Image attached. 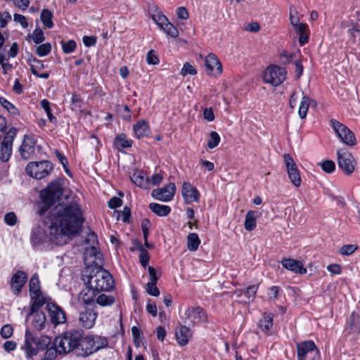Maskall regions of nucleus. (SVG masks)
<instances>
[{"label": "nucleus", "mask_w": 360, "mask_h": 360, "mask_svg": "<svg viewBox=\"0 0 360 360\" xmlns=\"http://www.w3.org/2000/svg\"><path fill=\"white\" fill-rule=\"evenodd\" d=\"M83 221L78 204L56 205L44 222L32 229V243L34 246L47 242L58 245L66 244L72 236L78 233Z\"/></svg>", "instance_id": "obj_1"}, {"label": "nucleus", "mask_w": 360, "mask_h": 360, "mask_svg": "<svg viewBox=\"0 0 360 360\" xmlns=\"http://www.w3.org/2000/svg\"><path fill=\"white\" fill-rule=\"evenodd\" d=\"M51 338L47 335H35L30 330L25 333V340L20 349L27 359H32L39 352L44 351L51 344Z\"/></svg>", "instance_id": "obj_2"}, {"label": "nucleus", "mask_w": 360, "mask_h": 360, "mask_svg": "<svg viewBox=\"0 0 360 360\" xmlns=\"http://www.w3.org/2000/svg\"><path fill=\"white\" fill-rule=\"evenodd\" d=\"M63 180L58 179L51 182L46 188L41 191V198L44 202L48 205H53L56 202H58V205H69L75 202H72L69 204H65L64 202H60L63 199H68L69 192L65 191L63 188ZM76 204H77L76 202Z\"/></svg>", "instance_id": "obj_3"}, {"label": "nucleus", "mask_w": 360, "mask_h": 360, "mask_svg": "<svg viewBox=\"0 0 360 360\" xmlns=\"http://www.w3.org/2000/svg\"><path fill=\"white\" fill-rule=\"evenodd\" d=\"M82 334L77 330H69L54 339V345L58 347L59 354H67L82 345Z\"/></svg>", "instance_id": "obj_4"}, {"label": "nucleus", "mask_w": 360, "mask_h": 360, "mask_svg": "<svg viewBox=\"0 0 360 360\" xmlns=\"http://www.w3.org/2000/svg\"><path fill=\"white\" fill-rule=\"evenodd\" d=\"M88 283L97 292L110 290L114 285L112 276L103 269H97L94 275L90 276Z\"/></svg>", "instance_id": "obj_5"}, {"label": "nucleus", "mask_w": 360, "mask_h": 360, "mask_svg": "<svg viewBox=\"0 0 360 360\" xmlns=\"http://www.w3.org/2000/svg\"><path fill=\"white\" fill-rule=\"evenodd\" d=\"M108 345V339L102 336L87 335L82 340V349L86 356L107 347Z\"/></svg>", "instance_id": "obj_6"}, {"label": "nucleus", "mask_w": 360, "mask_h": 360, "mask_svg": "<svg viewBox=\"0 0 360 360\" xmlns=\"http://www.w3.org/2000/svg\"><path fill=\"white\" fill-rule=\"evenodd\" d=\"M297 360H319L320 352L311 340L302 342L297 345Z\"/></svg>", "instance_id": "obj_7"}, {"label": "nucleus", "mask_w": 360, "mask_h": 360, "mask_svg": "<svg viewBox=\"0 0 360 360\" xmlns=\"http://www.w3.org/2000/svg\"><path fill=\"white\" fill-rule=\"evenodd\" d=\"M5 134L0 145V160L6 162L9 160L13 151V143L17 134V129L11 127Z\"/></svg>", "instance_id": "obj_8"}, {"label": "nucleus", "mask_w": 360, "mask_h": 360, "mask_svg": "<svg viewBox=\"0 0 360 360\" xmlns=\"http://www.w3.org/2000/svg\"><path fill=\"white\" fill-rule=\"evenodd\" d=\"M53 169L52 164L47 160L30 162L26 167L27 174L34 179H41Z\"/></svg>", "instance_id": "obj_9"}, {"label": "nucleus", "mask_w": 360, "mask_h": 360, "mask_svg": "<svg viewBox=\"0 0 360 360\" xmlns=\"http://www.w3.org/2000/svg\"><path fill=\"white\" fill-rule=\"evenodd\" d=\"M286 78V71L284 68L276 65L268 67L264 72L263 79L265 83L271 84L274 86H278Z\"/></svg>", "instance_id": "obj_10"}, {"label": "nucleus", "mask_w": 360, "mask_h": 360, "mask_svg": "<svg viewBox=\"0 0 360 360\" xmlns=\"http://www.w3.org/2000/svg\"><path fill=\"white\" fill-rule=\"evenodd\" d=\"M338 165L341 170L347 175L353 173L356 167V160L351 153L345 148L337 151Z\"/></svg>", "instance_id": "obj_11"}, {"label": "nucleus", "mask_w": 360, "mask_h": 360, "mask_svg": "<svg viewBox=\"0 0 360 360\" xmlns=\"http://www.w3.org/2000/svg\"><path fill=\"white\" fill-rule=\"evenodd\" d=\"M330 123L342 142L349 146L356 145L355 135L347 127L334 119L330 120Z\"/></svg>", "instance_id": "obj_12"}, {"label": "nucleus", "mask_w": 360, "mask_h": 360, "mask_svg": "<svg viewBox=\"0 0 360 360\" xmlns=\"http://www.w3.org/2000/svg\"><path fill=\"white\" fill-rule=\"evenodd\" d=\"M283 159L287 169L288 175L291 183L295 187H300L302 183V179L295 162L289 154H285L283 155Z\"/></svg>", "instance_id": "obj_13"}, {"label": "nucleus", "mask_w": 360, "mask_h": 360, "mask_svg": "<svg viewBox=\"0 0 360 360\" xmlns=\"http://www.w3.org/2000/svg\"><path fill=\"white\" fill-rule=\"evenodd\" d=\"M46 309L49 312L51 323L55 326L65 323L66 314L60 306L52 302H48L46 305Z\"/></svg>", "instance_id": "obj_14"}, {"label": "nucleus", "mask_w": 360, "mask_h": 360, "mask_svg": "<svg viewBox=\"0 0 360 360\" xmlns=\"http://www.w3.org/2000/svg\"><path fill=\"white\" fill-rule=\"evenodd\" d=\"M176 186L174 183H169L164 188L154 189L151 195L156 200L168 202L170 201L174 196Z\"/></svg>", "instance_id": "obj_15"}, {"label": "nucleus", "mask_w": 360, "mask_h": 360, "mask_svg": "<svg viewBox=\"0 0 360 360\" xmlns=\"http://www.w3.org/2000/svg\"><path fill=\"white\" fill-rule=\"evenodd\" d=\"M35 141L32 136L25 135L22 143L19 148L21 157L25 160L31 158L35 152Z\"/></svg>", "instance_id": "obj_16"}, {"label": "nucleus", "mask_w": 360, "mask_h": 360, "mask_svg": "<svg viewBox=\"0 0 360 360\" xmlns=\"http://www.w3.org/2000/svg\"><path fill=\"white\" fill-rule=\"evenodd\" d=\"M97 312L93 309H85L79 312V325L86 329L92 328L96 323Z\"/></svg>", "instance_id": "obj_17"}, {"label": "nucleus", "mask_w": 360, "mask_h": 360, "mask_svg": "<svg viewBox=\"0 0 360 360\" xmlns=\"http://www.w3.org/2000/svg\"><path fill=\"white\" fill-rule=\"evenodd\" d=\"M206 71L208 75H219L222 72V65L218 58L210 53L205 58Z\"/></svg>", "instance_id": "obj_18"}, {"label": "nucleus", "mask_w": 360, "mask_h": 360, "mask_svg": "<svg viewBox=\"0 0 360 360\" xmlns=\"http://www.w3.org/2000/svg\"><path fill=\"white\" fill-rule=\"evenodd\" d=\"M181 194L186 204L198 202L200 200L198 191L188 182H184L183 184Z\"/></svg>", "instance_id": "obj_19"}, {"label": "nucleus", "mask_w": 360, "mask_h": 360, "mask_svg": "<svg viewBox=\"0 0 360 360\" xmlns=\"http://www.w3.org/2000/svg\"><path fill=\"white\" fill-rule=\"evenodd\" d=\"M27 279V276L25 272L18 270L13 276H12L10 282L11 288L13 292L15 295H18L23 287V285L26 283Z\"/></svg>", "instance_id": "obj_20"}, {"label": "nucleus", "mask_w": 360, "mask_h": 360, "mask_svg": "<svg viewBox=\"0 0 360 360\" xmlns=\"http://www.w3.org/2000/svg\"><path fill=\"white\" fill-rule=\"evenodd\" d=\"M97 293V291L88 284L86 288L80 291L78 295V300L84 305H91L95 302V297Z\"/></svg>", "instance_id": "obj_21"}, {"label": "nucleus", "mask_w": 360, "mask_h": 360, "mask_svg": "<svg viewBox=\"0 0 360 360\" xmlns=\"http://www.w3.org/2000/svg\"><path fill=\"white\" fill-rule=\"evenodd\" d=\"M28 319L35 330L40 331L45 328L46 318L42 311L30 312Z\"/></svg>", "instance_id": "obj_22"}, {"label": "nucleus", "mask_w": 360, "mask_h": 360, "mask_svg": "<svg viewBox=\"0 0 360 360\" xmlns=\"http://www.w3.org/2000/svg\"><path fill=\"white\" fill-rule=\"evenodd\" d=\"M281 264L284 268L295 274H304L307 269L304 267L301 262L293 259H283Z\"/></svg>", "instance_id": "obj_23"}, {"label": "nucleus", "mask_w": 360, "mask_h": 360, "mask_svg": "<svg viewBox=\"0 0 360 360\" xmlns=\"http://www.w3.org/2000/svg\"><path fill=\"white\" fill-rule=\"evenodd\" d=\"M175 335L177 342L181 346L186 345L192 337L190 328L181 325L176 328Z\"/></svg>", "instance_id": "obj_24"}, {"label": "nucleus", "mask_w": 360, "mask_h": 360, "mask_svg": "<svg viewBox=\"0 0 360 360\" xmlns=\"http://www.w3.org/2000/svg\"><path fill=\"white\" fill-rule=\"evenodd\" d=\"M186 317L191 319L193 322H204L206 320V315L202 308L197 307H188L185 312Z\"/></svg>", "instance_id": "obj_25"}, {"label": "nucleus", "mask_w": 360, "mask_h": 360, "mask_svg": "<svg viewBox=\"0 0 360 360\" xmlns=\"http://www.w3.org/2000/svg\"><path fill=\"white\" fill-rule=\"evenodd\" d=\"M130 179L134 184L142 188H147L150 184L148 178L146 176L144 172L141 170H135L132 175L130 176Z\"/></svg>", "instance_id": "obj_26"}, {"label": "nucleus", "mask_w": 360, "mask_h": 360, "mask_svg": "<svg viewBox=\"0 0 360 360\" xmlns=\"http://www.w3.org/2000/svg\"><path fill=\"white\" fill-rule=\"evenodd\" d=\"M134 136L137 139H141L148 136L150 134V130L148 123L144 120H141L138 121L133 127Z\"/></svg>", "instance_id": "obj_27"}, {"label": "nucleus", "mask_w": 360, "mask_h": 360, "mask_svg": "<svg viewBox=\"0 0 360 360\" xmlns=\"http://www.w3.org/2000/svg\"><path fill=\"white\" fill-rule=\"evenodd\" d=\"M84 259L86 262L89 261V263L98 264L97 260L101 259V254L97 250V248L94 246V245H91L90 248H87L84 254Z\"/></svg>", "instance_id": "obj_28"}, {"label": "nucleus", "mask_w": 360, "mask_h": 360, "mask_svg": "<svg viewBox=\"0 0 360 360\" xmlns=\"http://www.w3.org/2000/svg\"><path fill=\"white\" fill-rule=\"evenodd\" d=\"M311 103H314V105H316V103L314 100L307 95L303 94L298 110V115L301 119H304L306 117Z\"/></svg>", "instance_id": "obj_29"}, {"label": "nucleus", "mask_w": 360, "mask_h": 360, "mask_svg": "<svg viewBox=\"0 0 360 360\" xmlns=\"http://www.w3.org/2000/svg\"><path fill=\"white\" fill-rule=\"evenodd\" d=\"M150 210L159 217H165L171 212V207L168 205H160L156 202L149 204Z\"/></svg>", "instance_id": "obj_30"}, {"label": "nucleus", "mask_w": 360, "mask_h": 360, "mask_svg": "<svg viewBox=\"0 0 360 360\" xmlns=\"http://www.w3.org/2000/svg\"><path fill=\"white\" fill-rule=\"evenodd\" d=\"M259 326L263 332H268L273 326V314L271 313L264 314Z\"/></svg>", "instance_id": "obj_31"}, {"label": "nucleus", "mask_w": 360, "mask_h": 360, "mask_svg": "<svg viewBox=\"0 0 360 360\" xmlns=\"http://www.w3.org/2000/svg\"><path fill=\"white\" fill-rule=\"evenodd\" d=\"M200 243V240L195 233H189L187 236V248L190 251H196Z\"/></svg>", "instance_id": "obj_32"}, {"label": "nucleus", "mask_w": 360, "mask_h": 360, "mask_svg": "<svg viewBox=\"0 0 360 360\" xmlns=\"http://www.w3.org/2000/svg\"><path fill=\"white\" fill-rule=\"evenodd\" d=\"M245 229L247 231H251L256 227V216L253 211H248L245 216Z\"/></svg>", "instance_id": "obj_33"}, {"label": "nucleus", "mask_w": 360, "mask_h": 360, "mask_svg": "<svg viewBox=\"0 0 360 360\" xmlns=\"http://www.w3.org/2000/svg\"><path fill=\"white\" fill-rule=\"evenodd\" d=\"M30 296L33 300L30 307V312L39 311V309L44 304V300L41 293L34 294Z\"/></svg>", "instance_id": "obj_34"}, {"label": "nucleus", "mask_w": 360, "mask_h": 360, "mask_svg": "<svg viewBox=\"0 0 360 360\" xmlns=\"http://www.w3.org/2000/svg\"><path fill=\"white\" fill-rule=\"evenodd\" d=\"M132 145V141L127 139L125 134L118 135L115 139V146L117 149L130 148Z\"/></svg>", "instance_id": "obj_35"}, {"label": "nucleus", "mask_w": 360, "mask_h": 360, "mask_svg": "<svg viewBox=\"0 0 360 360\" xmlns=\"http://www.w3.org/2000/svg\"><path fill=\"white\" fill-rule=\"evenodd\" d=\"M349 330L351 332L359 334L360 333V316L352 313L349 321Z\"/></svg>", "instance_id": "obj_36"}, {"label": "nucleus", "mask_w": 360, "mask_h": 360, "mask_svg": "<svg viewBox=\"0 0 360 360\" xmlns=\"http://www.w3.org/2000/svg\"><path fill=\"white\" fill-rule=\"evenodd\" d=\"M52 18L53 14L50 11L47 9L42 10L40 15V19L45 27L52 28L53 27Z\"/></svg>", "instance_id": "obj_37"}, {"label": "nucleus", "mask_w": 360, "mask_h": 360, "mask_svg": "<svg viewBox=\"0 0 360 360\" xmlns=\"http://www.w3.org/2000/svg\"><path fill=\"white\" fill-rule=\"evenodd\" d=\"M28 63L30 65V70L34 75H38L39 71L45 68V65L43 62L37 58L30 59Z\"/></svg>", "instance_id": "obj_38"}, {"label": "nucleus", "mask_w": 360, "mask_h": 360, "mask_svg": "<svg viewBox=\"0 0 360 360\" xmlns=\"http://www.w3.org/2000/svg\"><path fill=\"white\" fill-rule=\"evenodd\" d=\"M40 282L37 274H34L30 281V294H40Z\"/></svg>", "instance_id": "obj_39"}, {"label": "nucleus", "mask_w": 360, "mask_h": 360, "mask_svg": "<svg viewBox=\"0 0 360 360\" xmlns=\"http://www.w3.org/2000/svg\"><path fill=\"white\" fill-rule=\"evenodd\" d=\"M96 302L102 307H107L113 304L115 302V299L112 295L101 294L97 297Z\"/></svg>", "instance_id": "obj_40"}, {"label": "nucleus", "mask_w": 360, "mask_h": 360, "mask_svg": "<svg viewBox=\"0 0 360 360\" xmlns=\"http://www.w3.org/2000/svg\"><path fill=\"white\" fill-rule=\"evenodd\" d=\"M258 289V286L256 285H252L248 287L245 290L238 291V296H240L242 293L245 295L248 302L252 301L256 295L257 291Z\"/></svg>", "instance_id": "obj_41"}, {"label": "nucleus", "mask_w": 360, "mask_h": 360, "mask_svg": "<svg viewBox=\"0 0 360 360\" xmlns=\"http://www.w3.org/2000/svg\"><path fill=\"white\" fill-rule=\"evenodd\" d=\"M45 350L46 352L42 358L44 360H56L57 355L59 354L58 348L55 347L54 345L51 347H47Z\"/></svg>", "instance_id": "obj_42"}, {"label": "nucleus", "mask_w": 360, "mask_h": 360, "mask_svg": "<svg viewBox=\"0 0 360 360\" xmlns=\"http://www.w3.org/2000/svg\"><path fill=\"white\" fill-rule=\"evenodd\" d=\"M160 29L162 30L167 35L176 38L179 35V31L177 28L168 20L165 23V25L160 27Z\"/></svg>", "instance_id": "obj_43"}, {"label": "nucleus", "mask_w": 360, "mask_h": 360, "mask_svg": "<svg viewBox=\"0 0 360 360\" xmlns=\"http://www.w3.org/2000/svg\"><path fill=\"white\" fill-rule=\"evenodd\" d=\"M152 19L155 21V22L158 25L160 28L162 25H165L167 21L168 20L167 17L162 14L158 8H155L153 13L151 14Z\"/></svg>", "instance_id": "obj_44"}, {"label": "nucleus", "mask_w": 360, "mask_h": 360, "mask_svg": "<svg viewBox=\"0 0 360 360\" xmlns=\"http://www.w3.org/2000/svg\"><path fill=\"white\" fill-rule=\"evenodd\" d=\"M0 103L1 105L6 108L9 113H11L12 115H19V110L18 109L11 103H10L8 100L6 98L1 97L0 98Z\"/></svg>", "instance_id": "obj_45"}, {"label": "nucleus", "mask_w": 360, "mask_h": 360, "mask_svg": "<svg viewBox=\"0 0 360 360\" xmlns=\"http://www.w3.org/2000/svg\"><path fill=\"white\" fill-rule=\"evenodd\" d=\"M220 140V136L217 132L214 131H211L210 134L209 139L207 141V147L210 149L214 148L219 145Z\"/></svg>", "instance_id": "obj_46"}, {"label": "nucleus", "mask_w": 360, "mask_h": 360, "mask_svg": "<svg viewBox=\"0 0 360 360\" xmlns=\"http://www.w3.org/2000/svg\"><path fill=\"white\" fill-rule=\"evenodd\" d=\"M51 44L45 43V44L38 46L36 48V53L39 56L43 57V56L48 55L51 52Z\"/></svg>", "instance_id": "obj_47"}, {"label": "nucleus", "mask_w": 360, "mask_h": 360, "mask_svg": "<svg viewBox=\"0 0 360 360\" xmlns=\"http://www.w3.org/2000/svg\"><path fill=\"white\" fill-rule=\"evenodd\" d=\"M40 105L41 108L45 110L50 122H56V118L51 113L49 102L46 99H43L42 101H41Z\"/></svg>", "instance_id": "obj_48"}, {"label": "nucleus", "mask_w": 360, "mask_h": 360, "mask_svg": "<svg viewBox=\"0 0 360 360\" xmlns=\"http://www.w3.org/2000/svg\"><path fill=\"white\" fill-rule=\"evenodd\" d=\"M139 261L141 264L146 268L149 262V255L148 251L143 248H140Z\"/></svg>", "instance_id": "obj_49"}, {"label": "nucleus", "mask_w": 360, "mask_h": 360, "mask_svg": "<svg viewBox=\"0 0 360 360\" xmlns=\"http://www.w3.org/2000/svg\"><path fill=\"white\" fill-rule=\"evenodd\" d=\"M0 334L3 338L8 339L13 335V328L10 324H6L1 328Z\"/></svg>", "instance_id": "obj_50"}, {"label": "nucleus", "mask_w": 360, "mask_h": 360, "mask_svg": "<svg viewBox=\"0 0 360 360\" xmlns=\"http://www.w3.org/2000/svg\"><path fill=\"white\" fill-rule=\"evenodd\" d=\"M82 100L77 94H73L71 98V109L74 111L79 110L82 108Z\"/></svg>", "instance_id": "obj_51"}, {"label": "nucleus", "mask_w": 360, "mask_h": 360, "mask_svg": "<svg viewBox=\"0 0 360 360\" xmlns=\"http://www.w3.org/2000/svg\"><path fill=\"white\" fill-rule=\"evenodd\" d=\"M32 40L35 44H40L44 40L43 31L40 28H36L32 35Z\"/></svg>", "instance_id": "obj_52"}, {"label": "nucleus", "mask_w": 360, "mask_h": 360, "mask_svg": "<svg viewBox=\"0 0 360 360\" xmlns=\"http://www.w3.org/2000/svg\"><path fill=\"white\" fill-rule=\"evenodd\" d=\"M76 42L74 40H69L67 42L62 41L63 51L65 53H72L76 48Z\"/></svg>", "instance_id": "obj_53"}, {"label": "nucleus", "mask_w": 360, "mask_h": 360, "mask_svg": "<svg viewBox=\"0 0 360 360\" xmlns=\"http://www.w3.org/2000/svg\"><path fill=\"white\" fill-rule=\"evenodd\" d=\"M197 73L196 70L189 63L186 62L184 63L181 70V75L185 77L188 74L195 75Z\"/></svg>", "instance_id": "obj_54"}, {"label": "nucleus", "mask_w": 360, "mask_h": 360, "mask_svg": "<svg viewBox=\"0 0 360 360\" xmlns=\"http://www.w3.org/2000/svg\"><path fill=\"white\" fill-rule=\"evenodd\" d=\"M320 165L322 169L327 173H331L335 169V162L332 160H325Z\"/></svg>", "instance_id": "obj_55"}, {"label": "nucleus", "mask_w": 360, "mask_h": 360, "mask_svg": "<svg viewBox=\"0 0 360 360\" xmlns=\"http://www.w3.org/2000/svg\"><path fill=\"white\" fill-rule=\"evenodd\" d=\"M4 221L7 225L11 226L15 225L17 222V217L15 214L13 212L6 214L4 216Z\"/></svg>", "instance_id": "obj_56"}, {"label": "nucleus", "mask_w": 360, "mask_h": 360, "mask_svg": "<svg viewBox=\"0 0 360 360\" xmlns=\"http://www.w3.org/2000/svg\"><path fill=\"white\" fill-rule=\"evenodd\" d=\"M146 61L149 65H157L160 62L158 57L155 54L153 50H150L148 52L146 56Z\"/></svg>", "instance_id": "obj_57"}, {"label": "nucleus", "mask_w": 360, "mask_h": 360, "mask_svg": "<svg viewBox=\"0 0 360 360\" xmlns=\"http://www.w3.org/2000/svg\"><path fill=\"white\" fill-rule=\"evenodd\" d=\"M356 249L357 246L355 245H345L341 248L340 252L342 255H349L352 254Z\"/></svg>", "instance_id": "obj_58"}, {"label": "nucleus", "mask_w": 360, "mask_h": 360, "mask_svg": "<svg viewBox=\"0 0 360 360\" xmlns=\"http://www.w3.org/2000/svg\"><path fill=\"white\" fill-rule=\"evenodd\" d=\"M349 35L351 39H352L353 42L355 43L357 40L360 41V30L357 26H354L352 28L348 30Z\"/></svg>", "instance_id": "obj_59"}, {"label": "nucleus", "mask_w": 360, "mask_h": 360, "mask_svg": "<svg viewBox=\"0 0 360 360\" xmlns=\"http://www.w3.org/2000/svg\"><path fill=\"white\" fill-rule=\"evenodd\" d=\"M290 20L292 26L300 23L298 13L294 7H290Z\"/></svg>", "instance_id": "obj_60"}, {"label": "nucleus", "mask_w": 360, "mask_h": 360, "mask_svg": "<svg viewBox=\"0 0 360 360\" xmlns=\"http://www.w3.org/2000/svg\"><path fill=\"white\" fill-rule=\"evenodd\" d=\"M13 19L15 22L20 23L23 28H27L28 27V23L25 16L15 13L13 15Z\"/></svg>", "instance_id": "obj_61"}, {"label": "nucleus", "mask_w": 360, "mask_h": 360, "mask_svg": "<svg viewBox=\"0 0 360 360\" xmlns=\"http://www.w3.org/2000/svg\"><path fill=\"white\" fill-rule=\"evenodd\" d=\"M146 292L152 296H158L160 295L159 289L156 283H147Z\"/></svg>", "instance_id": "obj_62"}, {"label": "nucleus", "mask_w": 360, "mask_h": 360, "mask_svg": "<svg viewBox=\"0 0 360 360\" xmlns=\"http://www.w3.org/2000/svg\"><path fill=\"white\" fill-rule=\"evenodd\" d=\"M11 20V15L8 12H4L0 14V27H5L8 21Z\"/></svg>", "instance_id": "obj_63"}, {"label": "nucleus", "mask_w": 360, "mask_h": 360, "mask_svg": "<svg viewBox=\"0 0 360 360\" xmlns=\"http://www.w3.org/2000/svg\"><path fill=\"white\" fill-rule=\"evenodd\" d=\"M280 291L281 288L278 286H271L269 288V292L268 293L269 298L270 300L277 299L279 296Z\"/></svg>", "instance_id": "obj_64"}]
</instances>
